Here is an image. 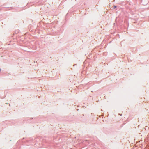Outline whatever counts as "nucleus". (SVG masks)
<instances>
[{"instance_id":"nucleus-1","label":"nucleus","mask_w":149,"mask_h":149,"mask_svg":"<svg viewBox=\"0 0 149 149\" xmlns=\"http://www.w3.org/2000/svg\"><path fill=\"white\" fill-rule=\"evenodd\" d=\"M113 8H114V9H115V8H116V6H113Z\"/></svg>"},{"instance_id":"nucleus-2","label":"nucleus","mask_w":149,"mask_h":149,"mask_svg":"<svg viewBox=\"0 0 149 149\" xmlns=\"http://www.w3.org/2000/svg\"><path fill=\"white\" fill-rule=\"evenodd\" d=\"M1 69L0 68V71H1Z\"/></svg>"}]
</instances>
